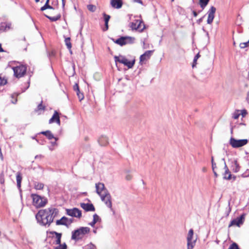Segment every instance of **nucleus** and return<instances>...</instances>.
<instances>
[{"label": "nucleus", "instance_id": "obj_39", "mask_svg": "<svg viewBox=\"0 0 249 249\" xmlns=\"http://www.w3.org/2000/svg\"><path fill=\"white\" fill-rule=\"evenodd\" d=\"M76 93H77V95L78 97V98L79 99L80 101H81L82 100H83L84 99V95L82 93L80 92V90H79V92L78 91H76Z\"/></svg>", "mask_w": 249, "mask_h": 249}, {"label": "nucleus", "instance_id": "obj_29", "mask_svg": "<svg viewBox=\"0 0 249 249\" xmlns=\"http://www.w3.org/2000/svg\"><path fill=\"white\" fill-rule=\"evenodd\" d=\"M49 0H46L45 5L41 8V11H43L47 9H53V7L49 4Z\"/></svg>", "mask_w": 249, "mask_h": 249}, {"label": "nucleus", "instance_id": "obj_16", "mask_svg": "<svg viewBox=\"0 0 249 249\" xmlns=\"http://www.w3.org/2000/svg\"><path fill=\"white\" fill-rule=\"evenodd\" d=\"M215 11L216 8L214 6H212L208 11L207 13L208 17L207 21L208 24H211L213 22Z\"/></svg>", "mask_w": 249, "mask_h": 249}, {"label": "nucleus", "instance_id": "obj_19", "mask_svg": "<svg viewBox=\"0 0 249 249\" xmlns=\"http://www.w3.org/2000/svg\"><path fill=\"white\" fill-rule=\"evenodd\" d=\"M230 167L232 172L234 173L238 172L241 168L236 160H234L231 161Z\"/></svg>", "mask_w": 249, "mask_h": 249}, {"label": "nucleus", "instance_id": "obj_7", "mask_svg": "<svg viewBox=\"0 0 249 249\" xmlns=\"http://www.w3.org/2000/svg\"><path fill=\"white\" fill-rule=\"evenodd\" d=\"M248 142L247 139L236 140L231 137L229 143L233 148H237L245 145Z\"/></svg>", "mask_w": 249, "mask_h": 249}, {"label": "nucleus", "instance_id": "obj_10", "mask_svg": "<svg viewBox=\"0 0 249 249\" xmlns=\"http://www.w3.org/2000/svg\"><path fill=\"white\" fill-rule=\"evenodd\" d=\"M245 214H243L240 217L231 220L229 225L228 227L230 228L233 226H236L238 227H240L243 224L245 221Z\"/></svg>", "mask_w": 249, "mask_h": 249}, {"label": "nucleus", "instance_id": "obj_40", "mask_svg": "<svg viewBox=\"0 0 249 249\" xmlns=\"http://www.w3.org/2000/svg\"><path fill=\"white\" fill-rule=\"evenodd\" d=\"M85 249H96V247L92 244L87 245Z\"/></svg>", "mask_w": 249, "mask_h": 249}, {"label": "nucleus", "instance_id": "obj_21", "mask_svg": "<svg viewBox=\"0 0 249 249\" xmlns=\"http://www.w3.org/2000/svg\"><path fill=\"white\" fill-rule=\"evenodd\" d=\"M153 51H147L143 54L141 55L140 57V62H142L147 59L150 58L151 56Z\"/></svg>", "mask_w": 249, "mask_h": 249}, {"label": "nucleus", "instance_id": "obj_64", "mask_svg": "<svg viewBox=\"0 0 249 249\" xmlns=\"http://www.w3.org/2000/svg\"><path fill=\"white\" fill-rule=\"evenodd\" d=\"M171 1H174V0H171Z\"/></svg>", "mask_w": 249, "mask_h": 249}, {"label": "nucleus", "instance_id": "obj_61", "mask_svg": "<svg viewBox=\"0 0 249 249\" xmlns=\"http://www.w3.org/2000/svg\"><path fill=\"white\" fill-rule=\"evenodd\" d=\"M233 45H234V46H235V45H236V43H235V42H233Z\"/></svg>", "mask_w": 249, "mask_h": 249}, {"label": "nucleus", "instance_id": "obj_2", "mask_svg": "<svg viewBox=\"0 0 249 249\" xmlns=\"http://www.w3.org/2000/svg\"><path fill=\"white\" fill-rule=\"evenodd\" d=\"M89 231L90 229L89 227H81L72 231L71 239L77 241L82 239Z\"/></svg>", "mask_w": 249, "mask_h": 249}, {"label": "nucleus", "instance_id": "obj_60", "mask_svg": "<svg viewBox=\"0 0 249 249\" xmlns=\"http://www.w3.org/2000/svg\"><path fill=\"white\" fill-rule=\"evenodd\" d=\"M35 1H36V2H38L39 1V0H35Z\"/></svg>", "mask_w": 249, "mask_h": 249}, {"label": "nucleus", "instance_id": "obj_37", "mask_svg": "<svg viewBox=\"0 0 249 249\" xmlns=\"http://www.w3.org/2000/svg\"><path fill=\"white\" fill-rule=\"evenodd\" d=\"M228 249H240L238 245L236 243H232Z\"/></svg>", "mask_w": 249, "mask_h": 249}, {"label": "nucleus", "instance_id": "obj_63", "mask_svg": "<svg viewBox=\"0 0 249 249\" xmlns=\"http://www.w3.org/2000/svg\"><path fill=\"white\" fill-rule=\"evenodd\" d=\"M33 139H35V137H33Z\"/></svg>", "mask_w": 249, "mask_h": 249}, {"label": "nucleus", "instance_id": "obj_9", "mask_svg": "<svg viewBox=\"0 0 249 249\" xmlns=\"http://www.w3.org/2000/svg\"><path fill=\"white\" fill-rule=\"evenodd\" d=\"M222 160L224 161V168L225 169V172L223 174V179H224L225 180H232V181H234L236 178V176L231 175V172L230 171V170L226 163L225 159H222Z\"/></svg>", "mask_w": 249, "mask_h": 249}, {"label": "nucleus", "instance_id": "obj_41", "mask_svg": "<svg viewBox=\"0 0 249 249\" xmlns=\"http://www.w3.org/2000/svg\"><path fill=\"white\" fill-rule=\"evenodd\" d=\"M125 178L127 180H130L132 178V175L130 174L129 171H127Z\"/></svg>", "mask_w": 249, "mask_h": 249}, {"label": "nucleus", "instance_id": "obj_31", "mask_svg": "<svg viewBox=\"0 0 249 249\" xmlns=\"http://www.w3.org/2000/svg\"><path fill=\"white\" fill-rule=\"evenodd\" d=\"M42 103L43 101H41V103L37 106L36 109L35 110L36 111L45 110V107L42 105Z\"/></svg>", "mask_w": 249, "mask_h": 249}, {"label": "nucleus", "instance_id": "obj_4", "mask_svg": "<svg viewBox=\"0 0 249 249\" xmlns=\"http://www.w3.org/2000/svg\"><path fill=\"white\" fill-rule=\"evenodd\" d=\"M135 38L134 37L125 36H121L117 39H112V40L115 43L123 46L127 44H133L135 41Z\"/></svg>", "mask_w": 249, "mask_h": 249}, {"label": "nucleus", "instance_id": "obj_25", "mask_svg": "<svg viewBox=\"0 0 249 249\" xmlns=\"http://www.w3.org/2000/svg\"><path fill=\"white\" fill-rule=\"evenodd\" d=\"M53 233H54L56 235V240L55 241V244L58 245H60L62 234L61 233H58L56 231H53Z\"/></svg>", "mask_w": 249, "mask_h": 249}, {"label": "nucleus", "instance_id": "obj_13", "mask_svg": "<svg viewBox=\"0 0 249 249\" xmlns=\"http://www.w3.org/2000/svg\"><path fill=\"white\" fill-rule=\"evenodd\" d=\"M144 26L142 22L140 20H136L135 22L130 23V27L132 30H137L140 32H142L144 29V27H142V25Z\"/></svg>", "mask_w": 249, "mask_h": 249}, {"label": "nucleus", "instance_id": "obj_11", "mask_svg": "<svg viewBox=\"0 0 249 249\" xmlns=\"http://www.w3.org/2000/svg\"><path fill=\"white\" fill-rule=\"evenodd\" d=\"M66 211V214L69 216L79 218L82 216L81 211L78 208L67 209Z\"/></svg>", "mask_w": 249, "mask_h": 249}, {"label": "nucleus", "instance_id": "obj_36", "mask_svg": "<svg viewBox=\"0 0 249 249\" xmlns=\"http://www.w3.org/2000/svg\"><path fill=\"white\" fill-rule=\"evenodd\" d=\"M249 45V40L246 42L241 43L239 45V46L241 49H244Z\"/></svg>", "mask_w": 249, "mask_h": 249}, {"label": "nucleus", "instance_id": "obj_23", "mask_svg": "<svg viewBox=\"0 0 249 249\" xmlns=\"http://www.w3.org/2000/svg\"><path fill=\"white\" fill-rule=\"evenodd\" d=\"M98 142L101 146H105L108 143V139L106 136H102L99 138Z\"/></svg>", "mask_w": 249, "mask_h": 249}, {"label": "nucleus", "instance_id": "obj_27", "mask_svg": "<svg viewBox=\"0 0 249 249\" xmlns=\"http://www.w3.org/2000/svg\"><path fill=\"white\" fill-rule=\"evenodd\" d=\"M199 5L202 9H204L208 4L209 0H199Z\"/></svg>", "mask_w": 249, "mask_h": 249}, {"label": "nucleus", "instance_id": "obj_48", "mask_svg": "<svg viewBox=\"0 0 249 249\" xmlns=\"http://www.w3.org/2000/svg\"><path fill=\"white\" fill-rule=\"evenodd\" d=\"M212 165L213 171H214V170H215V168H216V163H213Z\"/></svg>", "mask_w": 249, "mask_h": 249}, {"label": "nucleus", "instance_id": "obj_50", "mask_svg": "<svg viewBox=\"0 0 249 249\" xmlns=\"http://www.w3.org/2000/svg\"><path fill=\"white\" fill-rule=\"evenodd\" d=\"M246 101L249 104V91L247 94Z\"/></svg>", "mask_w": 249, "mask_h": 249}, {"label": "nucleus", "instance_id": "obj_46", "mask_svg": "<svg viewBox=\"0 0 249 249\" xmlns=\"http://www.w3.org/2000/svg\"><path fill=\"white\" fill-rule=\"evenodd\" d=\"M105 28L103 29V30L104 31H107L108 29V23H105Z\"/></svg>", "mask_w": 249, "mask_h": 249}, {"label": "nucleus", "instance_id": "obj_43", "mask_svg": "<svg viewBox=\"0 0 249 249\" xmlns=\"http://www.w3.org/2000/svg\"><path fill=\"white\" fill-rule=\"evenodd\" d=\"M73 89H74V90H75L76 91H78L79 92V86H78V84H75L73 86Z\"/></svg>", "mask_w": 249, "mask_h": 249}, {"label": "nucleus", "instance_id": "obj_26", "mask_svg": "<svg viewBox=\"0 0 249 249\" xmlns=\"http://www.w3.org/2000/svg\"><path fill=\"white\" fill-rule=\"evenodd\" d=\"M93 219L92 221L89 223V225L92 227H93L94 226V225L95 224V223L99 219V217L97 214H94L93 215Z\"/></svg>", "mask_w": 249, "mask_h": 249}, {"label": "nucleus", "instance_id": "obj_52", "mask_svg": "<svg viewBox=\"0 0 249 249\" xmlns=\"http://www.w3.org/2000/svg\"><path fill=\"white\" fill-rule=\"evenodd\" d=\"M239 115H240L239 114H234V115H233V118H234V119H238V117H239Z\"/></svg>", "mask_w": 249, "mask_h": 249}, {"label": "nucleus", "instance_id": "obj_54", "mask_svg": "<svg viewBox=\"0 0 249 249\" xmlns=\"http://www.w3.org/2000/svg\"><path fill=\"white\" fill-rule=\"evenodd\" d=\"M62 6L64 8V6H65V0H62Z\"/></svg>", "mask_w": 249, "mask_h": 249}, {"label": "nucleus", "instance_id": "obj_32", "mask_svg": "<svg viewBox=\"0 0 249 249\" xmlns=\"http://www.w3.org/2000/svg\"><path fill=\"white\" fill-rule=\"evenodd\" d=\"M44 187V184L42 183H36L35 185V188L36 190H41Z\"/></svg>", "mask_w": 249, "mask_h": 249}, {"label": "nucleus", "instance_id": "obj_17", "mask_svg": "<svg viewBox=\"0 0 249 249\" xmlns=\"http://www.w3.org/2000/svg\"><path fill=\"white\" fill-rule=\"evenodd\" d=\"M54 122H56L59 125L60 124V117L57 111H54L52 117L49 121V124H52Z\"/></svg>", "mask_w": 249, "mask_h": 249}, {"label": "nucleus", "instance_id": "obj_18", "mask_svg": "<svg viewBox=\"0 0 249 249\" xmlns=\"http://www.w3.org/2000/svg\"><path fill=\"white\" fill-rule=\"evenodd\" d=\"M80 206L86 212H93L95 211V208L91 203H82L80 204Z\"/></svg>", "mask_w": 249, "mask_h": 249}, {"label": "nucleus", "instance_id": "obj_45", "mask_svg": "<svg viewBox=\"0 0 249 249\" xmlns=\"http://www.w3.org/2000/svg\"><path fill=\"white\" fill-rule=\"evenodd\" d=\"M0 183L2 184L4 183V179L2 175H1L0 177Z\"/></svg>", "mask_w": 249, "mask_h": 249}, {"label": "nucleus", "instance_id": "obj_56", "mask_svg": "<svg viewBox=\"0 0 249 249\" xmlns=\"http://www.w3.org/2000/svg\"><path fill=\"white\" fill-rule=\"evenodd\" d=\"M4 52V50H3V49L1 47V44H0V52Z\"/></svg>", "mask_w": 249, "mask_h": 249}, {"label": "nucleus", "instance_id": "obj_53", "mask_svg": "<svg viewBox=\"0 0 249 249\" xmlns=\"http://www.w3.org/2000/svg\"><path fill=\"white\" fill-rule=\"evenodd\" d=\"M193 14L195 17H196L197 16V13L195 11H193Z\"/></svg>", "mask_w": 249, "mask_h": 249}, {"label": "nucleus", "instance_id": "obj_8", "mask_svg": "<svg viewBox=\"0 0 249 249\" xmlns=\"http://www.w3.org/2000/svg\"><path fill=\"white\" fill-rule=\"evenodd\" d=\"M14 75L17 78L22 77L26 72V67L24 65H20L13 68Z\"/></svg>", "mask_w": 249, "mask_h": 249}, {"label": "nucleus", "instance_id": "obj_35", "mask_svg": "<svg viewBox=\"0 0 249 249\" xmlns=\"http://www.w3.org/2000/svg\"><path fill=\"white\" fill-rule=\"evenodd\" d=\"M67 246L65 243H64L63 244L59 245L58 246L55 248L54 249H67Z\"/></svg>", "mask_w": 249, "mask_h": 249}, {"label": "nucleus", "instance_id": "obj_20", "mask_svg": "<svg viewBox=\"0 0 249 249\" xmlns=\"http://www.w3.org/2000/svg\"><path fill=\"white\" fill-rule=\"evenodd\" d=\"M111 6L116 9H120L123 5L122 0H110Z\"/></svg>", "mask_w": 249, "mask_h": 249}, {"label": "nucleus", "instance_id": "obj_42", "mask_svg": "<svg viewBox=\"0 0 249 249\" xmlns=\"http://www.w3.org/2000/svg\"><path fill=\"white\" fill-rule=\"evenodd\" d=\"M7 83V80L4 78L0 77V86L4 85Z\"/></svg>", "mask_w": 249, "mask_h": 249}, {"label": "nucleus", "instance_id": "obj_24", "mask_svg": "<svg viewBox=\"0 0 249 249\" xmlns=\"http://www.w3.org/2000/svg\"><path fill=\"white\" fill-rule=\"evenodd\" d=\"M16 179L17 182V186L18 188L21 187V182L22 180V176L20 172H18L16 175Z\"/></svg>", "mask_w": 249, "mask_h": 249}, {"label": "nucleus", "instance_id": "obj_44", "mask_svg": "<svg viewBox=\"0 0 249 249\" xmlns=\"http://www.w3.org/2000/svg\"><path fill=\"white\" fill-rule=\"evenodd\" d=\"M133 2L138 3L142 5H143V2L142 0H132Z\"/></svg>", "mask_w": 249, "mask_h": 249}, {"label": "nucleus", "instance_id": "obj_28", "mask_svg": "<svg viewBox=\"0 0 249 249\" xmlns=\"http://www.w3.org/2000/svg\"><path fill=\"white\" fill-rule=\"evenodd\" d=\"M65 45H66L67 48L69 50H70L71 49V38L69 37L65 38Z\"/></svg>", "mask_w": 249, "mask_h": 249}, {"label": "nucleus", "instance_id": "obj_3", "mask_svg": "<svg viewBox=\"0 0 249 249\" xmlns=\"http://www.w3.org/2000/svg\"><path fill=\"white\" fill-rule=\"evenodd\" d=\"M31 197L33 200V205L36 208L43 207L47 203V199L45 197L35 194H31Z\"/></svg>", "mask_w": 249, "mask_h": 249}, {"label": "nucleus", "instance_id": "obj_14", "mask_svg": "<svg viewBox=\"0 0 249 249\" xmlns=\"http://www.w3.org/2000/svg\"><path fill=\"white\" fill-rule=\"evenodd\" d=\"M73 219L72 218H68L65 216L62 217L60 219L57 220L56 221L57 225H65L68 226V224H71L73 222Z\"/></svg>", "mask_w": 249, "mask_h": 249}, {"label": "nucleus", "instance_id": "obj_15", "mask_svg": "<svg viewBox=\"0 0 249 249\" xmlns=\"http://www.w3.org/2000/svg\"><path fill=\"white\" fill-rule=\"evenodd\" d=\"M96 192L100 196L103 195V193H105L106 191L108 190L105 188L104 183L99 182L95 184Z\"/></svg>", "mask_w": 249, "mask_h": 249}, {"label": "nucleus", "instance_id": "obj_59", "mask_svg": "<svg viewBox=\"0 0 249 249\" xmlns=\"http://www.w3.org/2000/svg\"><path fill=\"white\" fill-rule=\"evenodd\" d=\"M56 141H55L54 142H52V145H54L55 144H56Z\"/></svg>", "mask_w": 249, "mask_h": 249}, {"label": "nucleus", "instance_id": "obj_22", "mask_svg": "<svg viewBox=\"0 0 249 249\" xmlns=\"http://www.w3.org/2000/svg\"><path fill=\"white\" fill-rule=\"evenodd\" d=\"M40 133L45 135L49 140H52L53 139H54V140H55V141H57L58 140L57 138L54 137L53 133L49 130L42 131Z\"/></svg>", "mask_w": 249, "mask_h": 249}, {"label": "nucleus", "instance_id": "obj_47", "mask_svg": "<svg viewBox=\"0 0 249 249\" xmlns=\"http://www.w3.org/2000/svg\"><path fill=\"white\" fill-rule=\"evenodd\" d=\"M231 211V208L230 207V203H229V208L227 212L226 216H228L229 215V213H230Z\"/></svg>", "mask_w": 249, "mask_h": 249}, {"label": "nucleus", "instance_id": "obj_12", "mask_svg": "<svg viewBox=\"0 0 249 249\" xmlns=\"http://www.w3.org/2000/svg\"><path fill=\"white\" fill-rule=\"evenodd\" d=\"M194 235V230L191 229L188 232L187 237V249H193L195 245L196 241H193V236Z\"/></svg>", "mask_w": 249, "mask_h": 249}, {"label": "nucleus", "instance_id": "obj_1", "mask_svg": "<svg viewBox=\"0 0 249 249\" xmlns=\"http://www.w3.org/2000/svg\"><path fill=\"white\" fill-rule=\"evenodd\" d=\"M58 213V210L57 209L50 207L40 210L36 214V218L40 225L49 226Z\"/></svg>", "mask_w": 249, "mask_h": 249}, {"label": "nucleus", "instance_id": "obj_38", "mask_svg": "<svg viewBox=\"0 0 249 249\" xmlns=\"http://www.w3.org/2000/svg\"><path fill=\"white\" fill-rule=\"evenodd\" d=\"M104 20L105 23H108L109 19L110 18V16L107 15L106 13L103 14Z\"/></svg>", "mask_w": 249, "mask_h": 249}, {"label": "nucleus", "instance_id": "obj_30", "mask_svg": "<svg viewBox=\"0 0 249 249\" xmlns=\"http://www.w3.org/2000/svg\"><path fill=\"white\" fill-rule=\"evenodd\" d=\"M46 17L48 18H49L51 21H55L60 19V18H61V15L60 14H59L55 17H50L48 16H46Z\"/></svg>", "mask_w": 249, "mask_h": 249}, {"label": "nucleus", "instance_id": "obj_49", "mask_svg": "<svg viewBox=\"0 0 249 249\" xmlns=\"http://www.w3.org/2000/svg\"><path fill=\"white\" fill-rule=\"evenodd\" d=\"M247 114V111L246 110L244 109L242 110V114L243 116H244Z\"/></svg>", "mask_w": 249, "mask_h": 249}, {"label": "nucleus", "instance_id": "obj_55", "mask_svg": "<svg viewBox=\"0 0 249 249\" xmlns=\"http://www.w3.org/2000/svg\"><path fill=\"white\" fill-rule=\"evenodd\" d=\"M213 174H214V176H215V177H217V176H218V174H217V173L216 172V171H215V170H214V171H213Z\"/></svg>", "mask_w": 249, "mask_h": 249}, {"label": "nucleus", "instance_id": "obj_58", "mask_svg": "<svg viewBox=\"0 0 249 249\" xmlns=\"http://www.w3.org/2000/svg\"><path fill=\"white\" fill-rule=\"evenodd\" d=\"M202 21V18H200L198 20V22L199 23Z\"/></svg>", "mask_w": 249, "mask_h": 249}, {"label": "nucleus", "instance_id": "obj_51", "mask_svg": "<svg viewBox=\"0 0 249 249\" xmlns=\"http://www.w3.org/2000/svg\"><path fill=\"white\" fill-rule=\"evenodd\" d=\"M11 23H8L6 25V27L8 29H10L11 28Z\"/></svg>", "mask_w": 249, "mask_h": 249}, {"label": "nucleus", "instance_id": "obj_5", "mask_svg": "<svg viewBox=\"0 0 249 249\" xmlns=\"http://www.w3.org/2000/svg\"><path fill=\"white\" fill-rule=\"evenodd\" d=\"M114 58L116 63L119 62L123 64L125 66H127L129 69L132 68L133 67L135 62V59H133L132 61H129L125 58V57L121 55H120L119 56H115Z\"/></svg>", "mask_w": 249, "mask_h": 249}, {"label": "nucleus", "instance_id": "obj_33", "mask_svg": "<svg viewBox=\"0 0 249 249\" xmlns=\"http://www.w3.org/2000/svg\"><path fill=\"white\" fill-rule=\"evenodd\" d=\"M200 55L198 53L194 57L192 67L194 68L196 64L197 60L200 57Z\"/></svg>", "mask_w": 249, "mask_h": 249}, {"label": "nucleus", "instance_id": "obj_34", "mask_svg": "<svg viewBox=\"0 0 249 249\" xmlns=\"http://www.w3.org/2000/svg\"><path fill=\"white\" fill-rule=\"evenodd\" d=\"M87 8L89 11L93 12L95 11L96 6L92 4H89L87 6Z\"/></svg>", "mask_w": 249, "mask_h": 249}, {"label": "nucleus", "instance_id": "obj_6", "mask_svg": "<svg viewBox=\"0 0 249 249\" xmlns=\"http://www.w3.org/2000/svg\"><path fill=\"white\" fill-rule=\"evenodd\" d=\"M100 196L101 200L105 203V205L110 209L111 211L114 213L112 206L111 196L108 191H106L105 193H103V195Z\"/></svg>", "mask_w": 249, "mask_h": 249}, {"label": "nucleus", "instance_id": "obj_62", "mask_svg": "<svg viewBox=\"0 0 249 249\" xmlns=\"http://www.w3.org/2000/svg\"><path fill=\"white\" fill-rule=\"evenodd\" d=\"M207 35L208 36V35H209L208 32H207Z\"/></svg>", "mask_w": 249, "mask_h": 249}, {"label": "nucleus", "instance_id": "obj_57", "mask_svg": "<svg viewBox=\"0 0 249 249\" xmlns=\"http://www.w3.org/2000/svg\"><path fill=\"white\" fill-rule=\"evenodd\" d=\"M211 162H212V164H213V163H215L214 162V160H213V157H212V158H211Z\"/></svg>", "mask_w": 249, "mask_h": 249}]
</instances>
